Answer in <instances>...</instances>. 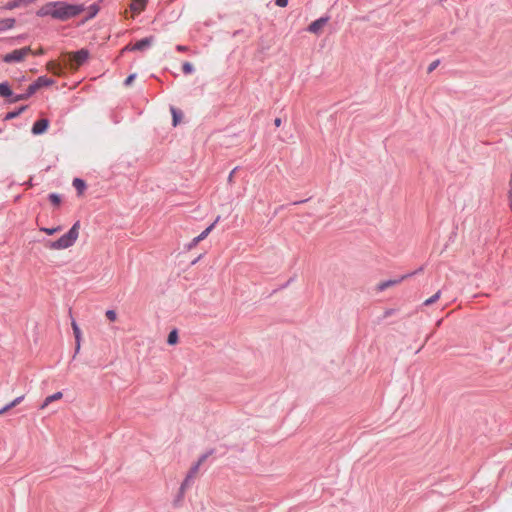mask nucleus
Here are the masks:
<instances>
[{
  "label": "nucleus",
  "instance_id": "1",
  "mask_svg": "<svg viewBox=\"0 0 512 512\" xmlns=\"http://www.w3.org/2000/svg\"><path fill=\"white\" fill-rule=\"evenodd\" d=\"M84 5L68 4L66 2H50L42 6L37 15L40 17L51 16L54 19L66 21L84 11Z\"/></svg>",
  "mask_w": 512,
  "mask_h": 512
},
{
  "label": "nucleus",
  "instance_id": "2",
  "mask_svg": "<svg viewBox=\"0 0 512 512\" xmlns=\"http://www.w3.org/2000/svg\"><path fill=\"white\" fill-rule=\"evenodd\" d=\"M80 222L76 221L70 230L56 241H47L45 247L49 250H64L72 247L79 237Z\"/></svg>",
  "mask_w": 512,
  "mask_h": 512
},
{
  "label": "nucleus",
  "instance_id": "3",
  "mask_svg": "<svg viewBox=\"0 0 512 512\" xmlns=\"http://www.w3.org/2000/svg\"><path fill=\"white\" fill-rule=\"evenodd\" d=\"M89 58V51L86 49H81L77 52H69L63 55V63L70 70L76 71L78 68L83 65L87 59Z\"/></svg>",
  "mask_w": 512,
  "mask_h": 512
},
{
  "label": "nucleus",
  "instance_id": "4",
  "mask_svg": "<svg viewBox=\"0 0 512 512\" xmlns=\"http://www.w3.org/2000/svg\"><path fill=\"white\" fill-rule=\"evenodd\" d=\"M209 455H210V453L203 454L198 459V461L190 467L183 483L181 484V487H180L181 493H184L185 490L191 486L193 480L197 477V475L199 473V469H200L201 465L206 461V459L209 457Z\"/></svg>",
  "mask_w": 512,
  "mask_h": 512
},
{
  "label": "nucleus",
  "instance_id": "5",
  "mask_svg": "<svg viewBox=\"0 0 512 512\" xmlns=\"http://www.w3.org/2000/svg\"><path fill=\"white\" fill-rule=\"evenodd\" d=\"M55 83L54 80L47 78L45 76L39 77L33 84L29 85L25 94L16 95L13 97L12 101L17 102L19 100H24L33 95L39 88L51 86Z\"/></svg>",
  "mask_w": 512,
  "mask_h": 512
},
{
  "label": "nucleus",
  "instance_id": "6",
  "mask_svg": "<svg viewBox=\"0 0 512 512\" xmlns=\"http://www.w3.org/2000/svg\"><path fill=\"white\" fill-rule=\"evenodd\" d=\"M31 53L32 49L30 47H23L4 55L3 61L6 63L21 62Z\"/></svg>",
  "mask_w": 512,
  "mask_h": 512
},
{
  "label": "nucleus",
  "instance_id": "7",
  "mask_svg": "<svg viewBox=\"0 0 512 512\" xmlns=\"http://www.w3.org/2000/svg\"><path fill=\"white\" fill-rule=\"evenodd\" d=\"M328 18L327 17H321L315 21H313L309 27L308 31L313 34H319L324 27V25L327 23Z\"/></svg>",
  "mask_w": 512,
  "mask_h": 512
},
{
  "label": "nucleus",
  "instance_id": "8",
  "mask_svg": "<svg viewBox=\"0 0 512 512\" xmlns=\"http://www.w3.org/2000/svg\"><path fill=\"white\" fill-rule=\"evenodd\" d=\"M406 278H407V275H404V276L400 277L399 279H393V280H387V281L380 282L377 284L376 290L379 292L384 291L387 288H390L392 286L400 284Z\"/></svg>",
  "mask_w": 512,
  "mask_h": 512
},
{
  "label": "nucleus",
  "instance_id": "9",
  "mask_svg": "<svg viewBox=\"0 0 512 512\" xmlns=\"http://www.w3.org/2000/svg\"><path fill=\"white\" fill-rule=\"evenodd\" d=\"M48 126L49 121L47 119L37 120L32 127V133L35 135L42 134L46 132Z\"/></svg>",
  "mask_w": 512,
  "mask_h": 512
},
{
  "label": "nucleus",
  "instance_id": "10",
  "mask_svg": "<svg viewBox=\"0 0 512 512\" xmlns=\"http://www.w3.org/2000/svg\"><path fill=\"white\" fill-rule=\"evenodd\" d=\"M71 326H72V330H73L74 337H75V343H76L75 351L78 352L81 347L82 333H81V330L75 320H73L71 322Z\"/></svg>",
  "mask_w": 512,
  "mask_h": 512
},
{
  "label": "nucleus",
  "instance_id": "11",
  "mask_svg": "<svg viewBox=\"0 0 512 512\" xmlns=\"http://www.w3.org/2000/svg\"><path fill=\"white\" fill-rule=\"evenodd\" d=\"M46 69L56 76H61L63 74L62 65L56 61H49L46 65Z\"/></svg>",
  "mask_w": 512,
  "mask_h": 512
},
{
  "label": "nucleus",
  "instance_id": "12",
  "mask_svg": "<svg viewBox=\"0 0 512 512\" xmlns=\"http://www.w3.org/2000/svg\"><path fill=\"white\" fill-rule=\"evenodd\" d=\"M215 223L211 224L207 227L199 236L195 237L192 242L189 244V248L195 247L200 241L204 240L211 230L214 228Z\"/></svg>",
  "mask_w": 512,
  "mask_h": 512
},
{
  "label": "nucleus",
  "instance_id": "13",
  "mask_svg": "<svg viewBox=\"0 0 512 512\" xmlns=\"http://www.w3.org/2000/svg\"><path fill=\"white\" fill-rule=\"evenodd\" d=\"M153 41L152 37H147L144 39H141L140 41L136 42L130 50H143L146 47H148ZM126 49H129V47H126Z\"/></svg>",
  "mask_w": 512,
  "mask_h": 512
},
{
  "label": "nucleus",
  "instance_id": "14",
  "mask_svg": "<svg viewBox=\"0 0 512 512\" xmlns=\"http://www.w3.org/2000/svg\"><path fill=\"white\" fill-rule=\"evenodd\" d=\"M62 397H63L62 392H56L53 395L46 397L43 404L41 405V409H45L50 403L60 400Z\"/></svg>",
  "mask_w": 512,
  "mask_h": 512
},
{
  "label": "nucleus",
  "instance_id": "15",
  "mask_svg": "<svg viewBox=\"0 0 512 512\" xmlns=\"http://www.w3.org/2000/svg\"><path fill=\"white\" fill-rule=\"evenodd\" d=\"M145 5L146 0H132L130 8L134 13H140L142 10H144Z\"/></svg>",
  "mask_w": 512,
  "mask_h": 512
},
{
  "label": "nucleus",
  "instance_id": "16",
  "mask_svg": "<svg viewBox=\"0 0 512 512\" xmlns=\"http://www.w3.org/2000/svg\"><path fill=\"white\" fill-rule=\"evenodd\" d=\"M15 25L14 18L0 19V32L13 28Z\"/></svg>",
  "mask_w": 512,
  "mask_h": 512
},
{
  "label": "nucleus",
  "instance_id": "17",
  "mask_svg": "<svg viewBox=\"0 0 512 512\" xmlns=\"http://www.w3.org/2000/svg\"><path fill=\"white\" fill-rule=\"evenodd\" d=\"M24 399V396H19L17 398H15L13 401H11L9 404H7L6 406H4L2 409H0V415L4 414L5 412H7L8 410H10L11 408L17 406L18 404H20L22 402V400Z\"/></svg>",
  "mask_w": 512,
  "mask_h": 512
},
{
  "label": "nucleus",
  "instance_id": "18",
  "mask_svg": "<svg viewBox=\"0 0 512 512\" xmlns=\"http://www.w3.org/2000/svg\"><path fill=\"white\" fill-rule=\"evenodd\" d=\"M0 96H2V97L13 96V92L7 83H0Z\"/></svg>",
  "mask_w": 512,
  "mask_h": 512
},
{
  "label": "nucleus",
  "instance_id": "19",
  "mask_svg": "<svg viewBox=\"0 0 512 512\" xmlns=\"http://www.w3.org/2000/svg\"><path fill=\"white\" fill-rule=\"evenodd\" d=\"M73 186L77 189L79 193H82L84 189L86 188V185L83 180L75 178L73 180Z\"/></svg>",
  "mask_w": 512,
  "mask_h": 512
},
{
  "label": "nucleus",
  "instance_id": "20",
  "mask_svg": "<svg viewBox=\"0 0 512 512\" xmlns=\"http://www.w3.org/2000/svg\"><path fill=\"white\" fill-rule=\"evenodd\" d=\"M167 342L169 345H175L178 342V333L176 330H172L167 338Z\"/></svg>",
  "mask_w": 512,
  "mask_h": 512
},
{
  "label": "nucleus",
  "instance_id": "21",
  "mask_svg": "<svg viewBox=\"0 0 512 512\" xmlns=\"http://www.w3.org/2000/svg\"><path fill=\"white\" fill-rule=\"evenodd\" d=\"M440 296H441V291L439 290L433 296H431L430 298L425 300L423 305L428 306V305L435 303L437 300H439Z\"/></svg>",
  "mask_w": 512,
  "mask_h": 512
},
{
  "label": "nucleus",
  "instance_id": "22",
  "mask_svg": "<svg viewBox=\"0 0 512 512\" xmlns=\"http://www.w3.org/2000/svg\"><path fill=\"white\" fill-rule=\"evenodd\" d=\"M173 115V125L176 126L181 121V113H179L175 108L171 109Z\"/></svg>",
  "mask_w": 512,
  "mask_h": 512
},
{
  "label": "nucleus",
  "instance_id": "23",
  "mask_svg": "<svg viewBox=\"0 0 512 512\" xmlns=\"http://www.w3.org/2000/svg\"><path fill=\"white\" fill-rule=\"evenodd\" d=\"M61 229L62 228L60 226H57V227H54V228H45V227L40 228V230L42 232H45L48 235H53V234L61 231Z\"/></svg>",
  "mask_w": 512,
  "mask_h": 512
},
{
  "label": "nucleus",
  "instance_id": "24",
  "mask_svg": "<svg viewBox=\"0 0 512 512\" xmlns=\"http://www.w3.org/2000/svg\"><path fill=\"white\" fill-rule=\"evenodd\" d=\"M182 71L185 73V74H191L193 71H194V67L191 63L189 62H185L183 65H182Z\"/></svg>",
  "mask_w": 512,
  "mask_h": 512
},
{
  "label": "nucleus",
  "instance_id": "25",
  "mask_svg": "<svg viewBox=\"0 0 512 512\" xmlns=\"http://www.w3.org/2000/svg\"><path fill=\"white\" fill-rule=\"evenodd\" d=\"M49 199H50L51 203L54 204L55 206H59L61 203L60 196L55 193L50 194Z\"/></svg>",
  "mask_w": 512,
  "mask_h": 512
},
{
  "label": "nucleus",
  "instance_id": "26",
  "mask_svg": "<svg viewBox=\"0 0 512 512\" xmlns=\"http://www.w3.org/2000/svg\"><path fill=\"white\" fill-rule=\"evenodd\" d=\"M107 319H109L110 321H116L117 319V314L114 310H107L106 313H105Z\"/></svg>",
  "mask_w": 512,
  "mask_h": 512
},
{
  "label": "nucleus",
  "instance_id": "27",
  "mask_svg": "<svg viewBox=\"0 0 512 512\" xmlns=\"http://www.w3.org/2000/svg\"><path fill=\"white\" fill-rule=\"evenodd\" d=\"M135 79V74H131L130 76H128L125 80V85L126 86H129L132 84L133 80Z\"/></svg>",
  "mask_w": 512,
  "mask_h": 512
},
{
  "label": "nucleus",
  "instance_id": "28",
  "mask_svg": "<svg viewBox=\"0 0 512 512\" xmlns=\"http://www.w3.org/2000/svg\"><path fill=\"white\" fill-rule=\"evenodd\" d=\"M288 4V0H276V5L279 7H286Z\"/></svg>",
  "mask_w": 512,
  "mask_h": 512
},
{
  "label": "nucleus",
  "instance_id": "29",
  "mask_svg": "<svg viewBox=\"0 0 512 512\" xmlns=\"http://www.w3.org/2000/svg\"><path fill=\"white\" fill-rule=\"evenodd\" d=\"M176 49L180 52H186L188 51V47L187 46H184V45H177L176 46Z\"/></svg>",
  "mask_w": 512,
  "mask_h": 512
},
{
  "label": "nucleus",
  "instance_id": "30",
  "mask_svg": "<svg viewBox=\"0 0 512 512\" xmlns=\"http://www.w3.org/2000/svg\"><path fill=\"white\" fill-rule=\"evenodd\" d=\"M31 54H34V55H42L44 54V49L43 48H39L37 51L33 52Z\"/></svg>",
  "mask_w": 512,
  "mask_h": 512
},
{
  "label": "nucleus",
  "instance_id": "31",
  "mask_svg": "<svg viewBox=\"0 0 512 512\" xmlns=\"http://www.w3.org/2000/svg\"><path fill=\"white\" fill-rule=\"evenodd\" d=\"M281 123H282V121H281V119H280V118H276V119L274 120V124H275V126H276V127H279V126L281 125Z\"/></svg>",
  "mask_w": 512,
  "mask_h": 512
},
{
  "label": "nucleus",
  "instance_id": "32",
  "mask_svg": "<svg viewBox=\"0 0 512 512\" xmlns=\"http://www.w3.org/2000/svg\"><path fill=\"white\" fill-rule=\"evenodd\" d=\"M437 63L436 62H433L430 67H429V70L432 71L435 67H436Z\"/></svg>",
  "mask_w": 512,
  "mask_h": 512
},
{
  "label": "nucleus",
  "instance_id": "33",
  "mask_svg": "<svg viewBox=\"0 0 512 512\" xmlns=\"http://www.w3.org/2000/svg\"><path fill=\"white\" fill-rule=\"evenodd\" d=\"M234 172H235V170H233V171L230 173V175H229V177H228V180H229V181H232V178H233Z\"/></svg>",
  "mask_w": 512,
  "mask_h": 512
}]
</instances>
